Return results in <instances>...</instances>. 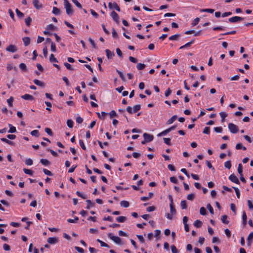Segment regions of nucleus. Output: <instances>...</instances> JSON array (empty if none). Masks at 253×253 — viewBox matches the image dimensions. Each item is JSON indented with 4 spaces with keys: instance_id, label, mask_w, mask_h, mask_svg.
<instances>
[{
    "instance_id": "f257e3e1",
    "label": "nucleus",
    "mask_w": 253,
    "mask_h": 253,
    "mask_svg": "<svg viewBox=\"0 0 253 253\" xmlns=\"http://www.w3.org/2000/svg\"><path fill=\"white\" fill-rule=\"evenodd\" d=\"M64 5L66 8L67 14L68 15H72L73 13V9L71 4L70 3L68 0H65V2H64Z\"/></svg>"
},
{
    "instance_id": "f03ea898",
    "label": "nucleus",
    "mask_w": 253,
    "mask_h": 253,
    "mask_svg": "<svg viewBox=\"0 0 253 253\" xmlns=\"http://www.w3.org/2000/svg\"><path fill=\"white\" fill-rule=\"evenodd\" d=\"M107 236L112 240H113L115 243L121 245L122 244L121 239L117 236L113 235L111 233H108Z\"/></svg>"
},
{
    "instance_id": "7ed1b4c3",
    "label": "nucleus",
    "mask_w": 253,
    "mask_h": 253,
    "mask_svg": "<svg viewBox=\"0 0 253 253\" xmlns=\"http://www.w3.org/2000/svg\"><path fill=\"white\" fill-rule=\"evenodd\" d=\"M228 128L230 132L233 133H237L239 131L237 126L233 123H229L228 124Z\"/></svg>"
},
{
    "instance_id": "20e7f679",
    "label": "nucleus",
    "mask_w": 253,
    "mask_h": 253,
    "mask_svg": "<svg viewBox=\"0 0 253 253\" xmlns=\"http://www.w3.org/2000/svg\"><path fill=\"white\" fill-rule=\"evenodd\" d=\"M6 50L9 52L14 53L17 51V48L15 45L10 44L6 48Z\"/></svg>"
},
{
    "instance_id": "39448f33",
    "label": "nucleus",
    "mask_w": 253,
    "mask_h": 253,
    "mask_svg": "<svg viewBox=\"0 0 253 253\" xmlns=\"http://www.w3.org/2000/svg\"><path fill=\"white\" fill-rule=\"evenodd\" d=\"M244 19V18L239 16H234L229 19V21L231 23H235Z\"/></svg>"
},
{
    "instance_id": "423d86ee",
    "label": "nucleus",
    "mask_w": 253,
    "mask_h": 253,
    "mask_svg": "<svg viewBox=\"0 0 253 253\" xmlns=\"http://www.w3.org/2000/svg\"><path fill=\"white\" fill-rule=\"evenodd\" d=\"M143 136L144 139H145V141H147L148 143L152 141L154 139V136L153 135L147 133H144Z\"/></svg>"
},
{
    "instance_id": "0eeeda50",
    "label": "nucleus",
    "mask_w": 253,
    "mask_h": 253,
    "mask_svg": "<svg viewBox=\"0 0 253 253\" xmlns=\"http://www.w3.org/2000/svg\"><path fill=\"white\" fill-rule=\"evenodd\" d=\"M111 16L117 24L119 23V16L115 11H113L111 13Z\"/></svg>"
},
{
    "instance_id": "6e6552de",
    "label": "nucleus",
    "mask_w": 253,
    "mask_h": 253,
    "mask_svg": "<svg viewBox=\"0 0 253 253\" xmlns=\"http://www.w3.org/2000/svg\"><path fill=\"white\" fill-rule=\"evenodd\" d=\"M229 179L233 182H234L236 184H239L240 183V182H239V180L238 179V178H237V177L234 174H231L229 177Z\"/></svg>"
},
{
    "instance_id": "1a4fd4ad",
    "label": "nucleus",
    "mask_w": 253,
    "mask_h": 253,
    "mask_svg": "<svg viewBox=\"0 0 253 253\" xmlns=\"http://www.w3.org/2000/svg\"><path fill=\"white\" fill-rule=\"evenodd\" d=\"M58 242V240L55 237H49L47 239V242L50 244H54Z\"/></svg>"
},
{
    "instance_id": "9d476101",
    "label": "nucleus",
    "mask_w": 253,
    "mask_h": 253,
    "mask_svg": "<svg viewBox=\"0 0 253 253\" xmlns=\"http://www.w3.org/2000/svg\"><path fill=\"white\" fill-rule=\"evenodd\" d=\"M105 52L106 53V56L108 59H112L115 56L114 53L113 52L111 51L109 49H106Z\"/></svg>"
},
{
    "instance_id": "9b49d317",
    "label": "nucleus",
    "mask_w": 253,
    "mask_h": 253,
    "mask_svg": "<svg viewBox=\"0 0 253 253\" xmlns=\"http://www.w3.org/2000/svg\"><path fill=\"white\" fill-rule=\"evenodd\" d=\"M33 3L34 6L38 9H39L42 7V5L39 4V0H34L33 1Z\"/></svg>"
},
{
    "instance_id": "f8f14e48",
    "label": "nucleus",
    "mask_w": 253,
    "mask_h": 253,
    "mask_svg": "<svg viewBox=\"0 0 253 253\" xmlns=\"http://www.w3.org/2000/svg\"><path fill=\"white\" fill-rule=\"evenodd\" d=\"M21 97L23 99H24L25 100H33L34 99V97L32 95L28 94H25L22 95L21 96Z\"/></svg>"
},
{
    "instance_id": "ddd939ff",
    "label": "nucleus",
    "mask_w": 253,
    "mask_h": 253,
    "mask_svg": "<svg viewBox=\"0 0 253 253\" xmlns=\"http://www.w3.org/2000/svg\"><path fill=\"white\" fill-rule=\"evenodd\" d=\"M34 83L35 84H36L37 85H39L42 87H44L45 85V84L43 82H41L37 79H35L34 80Z\"/></svg>"
},
{
    "instance_id": "4468645a",
    "label": "nucleus",
    "mask_w": 253,
    "mask_h": 253,
    "mask_svg": "<svg viewBox=\"0 0 253 253\" xmlns=\"http://www.w3.org/2000/svg\"><path fill=\"white\" fill-rule=\"evenodd\" d=\"M86 202L87 203L86 209H89L90 208L93 207L95 206V203L92 202L90 200H86Z\"/></svg>"
},
{
    "instance_id": "2eb2a0df",
    "label": "nucleus",
    "mask_w": 253,
    "mask_h": 253,
    "mask_svg": "<svg viewBox=\"0 0 253 253\" xmlns=\"http://www.w3.org/2000/svg\"><path fill=\"white\" fill-rule=\"evenodd\" d=\"M22 40L25 46H27L30 43V38L29 37H24Z\"/></svg>"
},
{
    "instance_id": "dca6fc26",
    "label": "nucleus",
    "mask_w": 253,
    "mask_h": 253,
    "mask_svg": "<svg viewBox=\"0 0 253 253\" xmlns=\"http://www.w3.org/2000/svg\"><path fill=\"white\" fill-rule=\"evenodd\" d=\"M40 162L44 166H47L50 164V162L47 159H42Z\"/></svg>"
},
{
    "instance_id": "f3484780",
    "label": "nucleus",
    "mask_w": 253,
    "mask_h": 253,
    "mask_svg": "<svg viewBox=\"0 0 253 253\" xmlns=\"http://www.w3.org/2000/svg\"><path fill=\"white\" fill-rule=\"evenodd\" d=\"M253 240V232H251L250 233L249 235L248 236V239H247L248 244L249 245H251V244Z\"/></svg>"
},
{
    "instance_id": "a211bd4d",
    "label": "nucleus",
    "mask_w": 253,
    "mask_h": 253,
    "mask_svg": "<svg viewBox=\"0 0 253 253\" xmlns=\"http://www.w3.org/2000/svg\"><path fill=\"white\" fill-rule=\"evenodd\" d=\"M180 36V35L179 34H177L169 37V39L170 41H176Z\"/></svg>"
},
{
    "instance_id": "6ab92c4d",
    "label": "nucleus",
    "mask_w": 253,
    "mask_h": 253,
    "mask_svg": "<svg viewBox=\"0 0 253 253\" xmlns=\"http://www.w3.org/2000/svg\"><path fill=\"white\" fill-rule=\"evenodd\" d=\"M194 225L197 228H200L202 225V222L199 220H196L194 222Z\"/></svg>"
},
{
    "instance_id": "aec40b11",
    "label": "nucleus",
    "mask_w": 253,
    "mask_h": 253,
    "mask_svg": "<svg viewBox=\"0 0 253 253\" xmlns=\"http://www.w3.org/2000/svg\"><path fill=\"white\" fill-rule=\"evenodd\" d=\"M120 205L122 207L124 208H127L129 206V203L126 201H122L120 203Z\"/></svg>"
},
{
    "instance_id": "412c9836",
    "label": "nucleus",
    "mask_w": 253,
    "mask_h": 253,
    "mask_svg": "<svg viewBox=\"0 0 253 253\" xmlns=\"http://www.w3.org/2000/svg\"><path fill=\"white\" fill-rule=\"evenodd\" d=\"M9 129L8 131L9 133H14L16 132V129L15 127L13 126L12 125L9 124Z\"/></svg>"
},
{
    "instance_id": "4be33fe9",
    "label": "nucleus",
    "mask_w": 253,
    "mask_h": 253,
    "mask_svg": "<svg viewBox=\"0 0 253 253\" xmlns=\"http://www.w3.org/2000/svg\"><path fill=\"white\" fill-rule=\"evenodd\" d=\"M176 119H177V116L176 115L173 116L171 118H170L167 121V124L169 125V124H171L173 123V122H174Z\"/></svg>"
},
{
    "instance_id": "5701e85b",
    "label": "nucleus",
    "mask_w": 253,
    "mask_h": 253,
    "mask_svg": "<svg viewBox=\"0 0 253 253\" xmlns=\"http://www.w3.org/2000/svg\"><path fill=\"white\" fill-rule=\"evenodd\" d=\"M227 216L226 215H223L221 217L222 222L224 224H228L229 223V221L228 220H227Z\"/></svg>"
},
{
    "instance_id": "b1692460",
    "label": "nucleus",
    "mask_w": 253,
    "mask_h": 253,
    "mask_svg": "<svg viewBox=\"0 0 253 253\" xmlns=\"http://www.w3.org/2000/svg\"><path fill=\"white\" fill-rule=\"evenodd\" d=\"M52 13L55 15H59L60 14V10L57 7H53Z\"/></svg>"
},
{
    "instance_id": "393cba45",
    "label": "nucleus",
    "mask_w": 253,
    "mask_h": 253,
    "mask_svg": "<svg viewBox=\"0 0 253 253\" xmlns=\"http://www.w3.org/2000/svg\"><path fill=\"white\" fill-rule=\"evenodd\" d=\"M116 220L119 222H124L126 220V217L120 216L117 217Z\"/></svg>"
},
{
    "instance_id": "a878e982",
    "label": "nucleus",
    "mask_w": 253,
    "mask_h": 253,
    "mask_svg": "<svg viewBox=\"0 0 253 253\" xmlns=\"http://www.w3.org/2000/svg\"><path fill=\"white\" fill-rule=\"evenodd\" d=\"M116 72L118 73V74L119 75L120 78H121L122 80L124 82H125L126 81V78H125V76L124 75L123 73L118 70V69L116 70Z\"/></svg>"
},
{
    "instance_id": "bb28decb",
    "label": "nucleus",
    "mask_w": 253,
    "mask_h": 253,
    "mask_svg": "<svg viewBox=\"0 0 253 253\" xmlns=\"http://www.w3.org/2000/svg\"><path fill=\"white\" fill-rule=\"evenodd\" d=\"M170 211L172 214H175L176 213V210L174 208V204H169Z\"/></svg>"
},
{
    "instance_id": "cd10ccee",
    "label": "nucleus",
    "mask_w": 253,
    "mask_h": 253,
    "mask_svg": "<svg viewBox=\"0 0 253 253\" xmlns=\"http://www.w3.org/2000/svg\"><path fill=\"white\" fill-rule=\"evenodd\" d=\"M242 218H243V223L244 225H246L247 224V215L246 214L245 211H244L243 213Z\"/></svg>"
},
{
    "instance_id": "c85d7f7f",
    "label": "nucleus",
    "mask_w": 253,
    "mask_h": 253,
    "mask_svg": "<svg viewBox=\"0 0 253 253\" xmlns=\"http://www.w3.org/2000/svg\"><path fill=\"white\" fill-rule=\"evenodd\" d=\"M219 114L221 118V122L223 123L225 121V118L227 116V114L225 112H220Z\"/></svg>"
},
{
    "instance_id": "c756f323",
    "label": "nucleus",
    "mask_w": 253,
    "mask_h": 253,
    "mask_svg": "<svg viewBox=\"0 0 253 253\" xmlns=\"http://www.w3.org/2000/svg\"><path fill=\"white\" fill-rule=\"evenodd\" d=\"M97 114L98 117L100 119H102L107 115V113L105 112H102L101 115L99 113H97Z\"/></svg>"
},
{
    "instance_id": "7c9ffc66",
    "label": "nucleus",
    "mask_w": 253,
    "mask_h": 253,
    "mask_svg": "<svg viewBox=\"0 0 253 253\" xmlns=\"http://www.w3.org/2000/svg\"><path fill=\"white\" fill-rule=\"evenodd\" d=\"M141 108V105L138 104V105H135L133 108V113H136L137 111H138Z\"/></svg>"
},
{
    "instance_id": "2f4dec72",
    "label": "nucleus",
    "mask_w": 253,
    "mask_h": 253,
    "mask_svg": "<svg viewBox=\"0 0 253 253\" xmlns=\"http://www.w3.org/2000/svg\"><path fill=\"white\" fill-rule=\"evenodd\" d=\"M180 206L182 209H186L187 208V203L185 200L182 201L180 203Z\"/></svg>"
},
{
    "instance_id": "473e14b6",
    "label": "nucleus",
    "mask_w": 253,
    "mask_h": 253,
    "mask_svg": "<svg viewBox=\"0 0 253 253\" xmlns=\"http://www.w3.org/2000/svg\"><path fill=\"white\" fill-rule=\"evenodd\" d=\"M97 241L100 244L101 247L109 248V246L107 244L105 243L100 239H97Z\"/></svg>"
},
{
    "instance_id": "72a5a7b5",
    "label": "nucleus",
    "mask_w": 253,
    "mask_h": 253,
    "mask_svg": "<svg viewBox=\"0 0 253 253\" xmlns=\"http://www.w3.org/2000/svg\"><path fill=\"white\" fill-rule=\"evenodd\" d=\"M19 68L21 70H22L23 71H27V66H26V64L24 63H22L20 64Z\"/></svg>"
},
{
    "instance_id": "f704fd0d",
    "label": "nucleus",
    "mask_w": 253,
    "mask_h": 253,
    "mask_svg": "<svg viewBox=\"0 0 253 253\" xmlns=\"http://www.w3.org/2000/svg\"><path fill=\"white\" fill-rule=\"evenodd\" d=\"M214 10L213 9L211 8H206V9H200L201 12H207L210 13H212L214 12Z\"/></svg>"
},
{
    "instance_id": "c9c22d12",
    "label": "nucleus",
    "mask_w": 253,
    "mask_h": 253,
    "mask_svg": "<svg viewBox=\"0 0 253 253\" xmlns=\"http://www.w3.org/2000/svg\"><path fill=\"white\" fill-rule=\"evenodd\" d=\"M146 65L144 64L138 63L137 65V69L139 70H143L145 68Z\"/></svg>"
},
{
    "instance_id": "e433bc0d",
    "label": "nucleus",
    "mask_w": 253,
    "mask_h": 253,
    "mask_svg": "<svg viewBox=\"0 0 253 253\" xmlns=\"http://www.w3.org/2000/svg\"><path fill=\"white\" fill-rule=\"evenodd\" d=\"M170 132V130L169 128L164 130L163 131L161 132V133H159L158 136H161L166 135L167 133Z\"/></svg>"
},
{
    "instance_id": "4c0bfd02",
    "label": "nucleus",
    "mask_w": 253,
    "mask_h": 253,
    "mask_svg": "<svg viewBox=\"0 0 253 253\" xmlns=\"http://www.w3.org/2000/svg\"><path fill=\"white\" fill-rule=\"evenodd\" d=\"M64 65L69 70L73 71L74 70V68L72 67V65L68 63L65 62L64 63Z\"/></svg>"
},
{
    "instance_id": "58836bf2",
    "label": "nucleus",
    "mask_w": 253,
    "mask_h": 253,
    "mask_svg": "<svg viewBox=\"0 0 253 253\" xmlns=\"http://www.w3.org/2000/svg\"><path fill=\"white\" fill-rule=\"evenodd\" d=\"M32 19L30 17H28L25 19V24L27 26H29L31 25L32 22Z\"/></svg>"
},
{
    "instance_id": "ea45409f",
    "label": "nucleus",
    "mask_w": 253,
    "mask_h": 253,
    "mask_svg": "<svg viewBox=\"0 0 253 253\" xmlns=\"http://www.w3.org/2000/svg\"><path fill=\"white\" fill-rule=\"evenodd\" d=\"M73 122L72 120L69 119L67 121V125L70 128H72L73 126Z\"/></svg>"
},
{
    "instance_id": "a19ab883",
    "label": "nucleus",
    "mask_w": 253,
    "mask_h": 253,
    "mask_svg": "<svg viewBox=\"0 0 253 253\" xmlns=\"http://www.w3.org/2000/svg\"><path fill=\"white\" fill-rule=\"evenodd\" d=\"M16 13L18 17L22 18L24 16V14L19 10L17 8L15 10Z\"/></svg>"
},
{
    "instance_id": "79ce46f5",
    "label": "nucleus",
    "mask_w": 253,
    "mask_h": 253,
    "mask_svg": "<svg viewBox=\"0 0 253 253\" xmlns=\"http://www.w3.org/2000/svg\"><path fill=\"white\" fill-rule=\"evenodd\" d=\"M207 208L209 210L210 212L213 214L214 212H213V209L212 207V206H211V205L210 204H208L207 206Z\"/></svg>"
},
{
    "instance_id": "37998d69",
    "label": "nucleus",
    "mask_w": 253,
    "mask_h": 253,
    "mask_svg": "<svg viewBox=\"0 0 253 253\" xmlns=\"http://www.w3.org/2000/svg\"><path fill=\"white\" fill-rule=\"evenodd\" d=\"M49 60L50 62H58V60L57 59L54 57V55L53 54H51L49 57Z\"/></svg>"
},
{
    "instance_id": "c03bdc74",
    "label": "nucleus",
    "mask_w": 253,
    "mask_h": 253,
    "mask_svg": "<svg viewBox=\"0 0 253 253\" xmlns=\"http://www.w3.org/2000/svg\"><path fill=\"white\" fill-rule=\"evenodd\" d=\"M238 172L240 174V175H242L243 169H242V165L241 164H239L238 167Z\"/></svg>"
},
{
    "instance_id": "a18cd8bd",
    "label": "nucleus",
    "mask_w": 253,
    "mask_h": 253,
    "mask_svg": "<svg viewBox=\"0 0 253 253\" xmlns=\"http://www.w3.org/2000/svg\"><path fill=\"white\" fill-rule=\"evenodd\" d=\"M13 100H14V99L12 97H10L9 99H8L7 100V103L10 107L12 106V105H13L12 103H13Z\"/></svg>"
},
{
    "instance_id": "49530a36",
    "label": "nucleus",
    "mask_w": 253,
    "mask_h": 253,
    "mask_svg": "<svg viewBox=\"0 0 253 253\" xmlns=\"http://www.w3.org/2000/svg\"><path fill=\"white\" fill-rule=\"evenodd\" d=\"M23 171L26 174H27L32 175L33 173V171L32 170L27 169L25 168L23 169Z\"/></svg>"
},
{
    "instance_id": "de8ad7c7",
    "label": "nucleus",
    "mask_w": 253,
    "mask_h": 253,
    "mask_svg": "<svg viewBox=\"0 0 253 253\" xmlns=\"http://www.w3.org/2000/svg\"><path fill=\"white\" fill-rule=\"evenodd\" d=\"M200 21V18L197 17V18H196L193 21H192V25L193 26H196Z\"/></svg>"
},
{
    "instance_id": "09e8293b",
    "label": "nucleus",
    "mask_w": 253,
    "mask_h": 253,
    "mask_svg": "<svg viewBox=\"0 0 253 253\" xmlns=\"http://www.w3.org/2000/svg\"><path fill=\"white\" fill-rule=\"evenodd\" d=\"M200 213L201 214L205 215L207 213L206 210L204 207H202L200 210Z\"/></svg>"
},
{
    "instance_id": "8fccbe9b",
    "label": "nucleus",
    "mask_w": 253,
    "mask_h": 253,
    "mask_svg": "<svg viewBox=\"0 0 253 253\" xmlns=\"http://www.w3.org/2000/svg\"><path fill=\"white\" fill-rule=\"evenodd\" d=\"M233 188L234 189L235 191L237 197L239 199L240 197V192L239 189L235 187H233Z\"/></svg>"
},
{
    "instance_id": "3c124183",
    "label": "nucleus",
    "mask_w": 253,
    "mask_h": 253,
    "mask_svg": "<svg viewBox=\"0 0 253 253\" xmlns=\"http://www.w3.org/2000/svg\"><path fill=\"white\" fill-rule=\"evenodd\" d=\"M224 166L226 168H227L228 169H230L231 167V161H227L225 163H224Z\"/></svg>"
},
{
    "instance_id": "603ef678",
    "label": "nucleus",
    "mask_w": 253,
    "mask_h": 253,
    "mask_svg": "<svg viewBox=\"0 0 253 253\" xmlns=\"http://www.w3.org/2000/svg\"><path fill=\"white\" fill-rule=\"evenodd\" d=\"M72 1L79 8H81L82 6L77 0H72Z\"/></svg>"
},
{
    "instance_id": "864d4df0",
    "label": "nucleus",
    "mask_w": 253,
    "mask_h": 253,
    "mask_svg": "<svg viewBox=\"0 0 253 253\" xmlns=\"http://www.w3.org/2000/svg\"><path fill=\"white\" fill-rule=\"evenodd\" d=\"M31 134L33 136L39 137V131L38 130H34L31 132Z\"/></svg>"
},
{
    "instance_id": "5fc2aeb1",
    "label": "nucleus",
    "mask_w": 253,
    "mask_h": 253,
    "mask_svg": "<svg viewBox=\"0 0 253 253\" xmlns=\"http://www.w3.org/2000/svg\"><path fill=\"white\" fill-rule=\"evenodd\" d=\"M76 194L81 197L82 198H83V199H85L86 198V196L85 195H84V194H82L79 191H77L76 192Z\"/></svg>"
},
{
    "instance_id": "6e6d98bb",
    "label": "nucleus",
    "mask_w": 253,
    "mask_h": 253,
    "mask_svg": "<svg viewBox=\"0 0 253 253\" xmlns=\"http://www.w3.org/2000/svg\"><path fill=\"white\" fill-rule=\"evenodd\" d=\"M25 164L28 166H31L33 164V161L32 159L29 158L26 160Z\"/></svg>"
},
{
    "instance_id": "4d7b16f0",
    "label": "nucleus",
    "mask_w": 253,
    "mask_h": 253,
    "mask_svg": "<svg viewBox=\"0 0 253 253\" xmlns=\"http://www.w3.org/2000/svg\"><path fill=\"white\" fill-rule=\"evenodd\" d=\"M46 29V30H54L55 27L53 25L50 24L47 26Z\"/></svg>"
},
{
    "instance_id": "13d9d810",
    "label": "nucleus",
    "mask_w": 253,
    "mask_h": 253,
    "mask_svg": "<svg viewBox=\"0 0 253 253\" xmlns=\"http://www.w3.org/2000/svg\"><path fill=\"white\" fill-rule=\"evenodd\" d=\"M88 41L90 42V43L91 44V45H92L93 48H97L96 43H95L94 41L91 38H89Z\"/></svg>"
},
{
    "instance_id": "bf43d9fd",
    "label": "nucleus",
    "mask_w": 253,
    "mask_h": 253,
    "mask_svg": "<svg viewBox=\"0 0 253 253\" xmlns=\"http://www.w3.org/2000/svg\"><path fill=\"white\" fill-rule=\"evenodd\" d=\"M169 180L171 182H172L175 184H176L178 182V181H177L176 178L174 176L170 177L169 178Z\"/></svg>"
},
{
    "instance_id": "052dcab7",
    "label": "nucleus",
    "mask_w": 253,
    "mask_h": 253,
    "mask_svg": "<svg viewBox=\"0 0 253 253\" xmlns=\"http://www.w3.org/2000/svg\"><path fill=\"white\" fill-rule=\"evenodd\" d=\"M164 142L168 145H171L170 139L169 138H164Z\"/></svg>"
},
{
    "instance_id": "680f3d73",
    "label": "nucleus",
    "mask_w": 253,
    "mask_h": 253,
    "mask_svg": "<svg viewBox=\"0 0 253 253\" xmlns=\"http://www.w3.org/2000/svg\"><path fill=\"white\" fill-rule=\"evenodd\" d=\"M79 220V218L78 217H75L74 219H68L67 221L69 223H76Z\"/></svg>"
},
{
    "instance_id": "e2e57ef3",
    "label": "nucleus",
    "mask_w": 253,
    "mask_h": 253,
    "mask_svg": "<svg viewBox=\"0 0 253 253\" xmlns=\"http://www.w3.org/2000/svg\"><path fill=\"white\" fill-rule=\"evenodd\" d=\"M43 171L44 174H45L47 175L51 176L53 174L50 171H49L46 169H43Z\"/></svg>"
},
{
    "instance_id": "0e129e2a",
    "label": "nucleus",
    "mask_w": 253,
    "mask_h": 253,
    "mask_svg": "<svg viewBox=\"0 0 253 253\" xmlns=\"http://www.w3.org/2000/svg\"><path fill=\"white\" fill-rule=\"evenodd\" d=\"M79 143H80V145L81 146V147H82V148L84 150H86V147L83 142V141L82 140H79Z\"/></svg>"
},
{
    "instance_id": "69168bd1",
    "label": "nucleus",
    "mask_w": 253,
    "mask_h": 253,
    "mask_svg": "<svg viewBox=\"0 0 253 253\" xmlns=\"http://www.w3.org/2000/svg\"><path fill=\"white\" fill-rule=\"evenodd\" d=\"M45 131L49 135L52 136L53 133L52 130L49 128L46 127L45 128Z\"/></svg>"
},
{
    "instance_id": "338daca9",
    "label": "nucleus",
    "mask_w": 253,
    "mask_h": 253,
    "mask_svg": "<svg viewBox=\"0 0 253 253\" xmlns=\"http://www.w3.org/2000/svg\"><path fill=\"white\" fill-rule=\"evenodd\" d=\"M194 194H189L188 195L187 197V199L188 200H190V201H192L194 198Z\"/></svg>"
},
{
    "instance_id": "774afa93",
    "label": "nucleus",
    "mask_w": 253,
    "mask_h": 253,
    "mask_svg": "<svg viewBox=\"0 0 253 253\" xmlns=\"http://www.w3.org/2000/svg\"><path fill=\"white\" fill-rule=\"evenodd\" d=\"M171 249L172 253H178V251L174 245H172L171 246Z\"/></svg>"
}]
</instances>
